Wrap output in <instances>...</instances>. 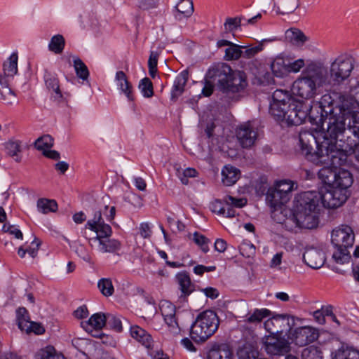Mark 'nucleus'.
Masks as SVG:
<instances>
[{
	"mask_svg": "<svg viewBox=\"0 0 359 359\" xmlns=\"http://www.w3.org/2000/svg\"><path fill=\"white\" fill-rule=\"evenodd\" d=\"M104 226H109L106 224L102 218L101 211H97L95 212L93 218L87 222L86 228H88L95 233H100V230Z\"/></svg>",
	"mask_w": 359,
	"mask_h": 359,
	"instance_id": "30",
	"label": "nucleus"
},
{
	"mask_svg": "<svg viewBox=\"0 0 359 359\" xmlns=\"http://www.w3.org/2000/svg\"><path fill=\"white\" fill-rule=\"evenodd\" d=\"M175 278L181 291L180 298L184 299L194 291V285L192 284L189 275L187 271L178 273Z\"/></svg>",
	"mask_w": 359,
	"mask_h": 359,
	"instance_id": "21",
	"label": "nucleus"
},
{
	"mask_svg": "<svg viewBox=\"0 0 359 359\" xmlns=\"http://www.w3.org/2000/svg\"><path fill=\"white\" fill-rule=\"evenodd\" d=\"M37 208L42 213L47 214L50 212H55L57 208V204L54 200L41 198L37 201Z\"/></svg>",
	"mask_w": 359,
	"mask_h": 359,
	"instance_id": "39",
	"label": "nucleus"
},
{
	"mask_svg": "<svg viewBox=\"0 0 359 359\" xmlns=\"http://www.w3.org/2000/svg\"><path fill=\"white\" fill-rule=\"evenodd\" d=\"M50 99L57 103H63L67 101V98L69 96L67 93H62L60 88V84L56 88H53L49 91Z\"/></svg>",
	"mask_w": 359,
	"mask_h": 359,
	"instance_id": "47",
	"label": "nucleus"
},
{
	"mask_svg": "<svg viewBox=\"0 0 359 359\" xmlns=\"http://www.w3.org/2000/svg\"><path fill=\"white\" fill-rule=\"evenodd\" d=\"M193 236V240L195 243L201 247V249L203 252L207 253L209 251L208 245L209 240L205 236L201 235L198 232H195Z\"/></svg>",
	"mask_w": 359,
	"mask_h": 359,
	"instance_id": "50",
	"label": "nucleus"
},
{
	"mask_svg": "<svg viewBox=\"0 0 359 359\" xmlns=\"http://www.w3.org/2000/svg\"><path fill=\"white\" fill-rule=\"evenodd\" d=\"M262 50V45L259 44L257 46L255 47H248L245 48V51H243L242 56L250 58L255 55L257 53H258L259 51Z\"/></svg>",
	"mask_w": 359,
	"mask_h": 359,
	"instance_id": "61",
	"label": "nucleus"
},
{
	"mask_svg": "<svg viewBox=\"0 0 359 359\" xmlns=\"http://www.w3.org/2000/svg\"><path fill=\"white\" fill-rule=\"evenodd\" d=\"M131 337L140 342L146 347H149L151 343V337L144 329L137 325L130 326Z\"/></svg>",
	"mask_w": 359,
	"mask_h": 359,
	"instance_id": "26",
	"label": "nucleus"
},
{
	"mask_svg": "<svg viewBox=\"0 0 359 359\" xmlns=\"http://www.w3.org/2000/svg\"><path fill=\"white\" fill-rule=\"evenodd\" d=\"M211 210L219 215H224L226 213V208L219 200L215 201L211 204Z\"/></svg>",
	"mask_w": 359,
	"mask_h": 359,
	"instance_id": "63",
	"label": "nucleus"
},
{
	"mask_svg": "<svg viewBox=\"0 0 359 359\" xmlns=\"http://www.w3.org/2000/svg\"><path fill=\"white\" fill-rule=\"evenodd\" d=\"M5 149L8 155L14 158L15 161L20 162L21 161V156H20L21 153V144L19 141H8L5 144Z\"/></svg>",
	"mask_w": 359,
	"mask_h": 359,
	"instance_id": "34",
	"label": "nucleus"
},
{
	"mask_svg": "<svg viewBox=\"0 0 359 359\" xmlns=\"http://www.w3.org/2000/svg\"><path fill=\"white\" fill-rule=\"evenodd\" d=\"M232 353L225 346L221 345L212 348L208 353L207 359H231Z\"/></svg>",
	"mask_w": 359,
	"mask_h": 359,
	"instance_id": "28",
	"label": "nucleus"
},
{
	"mask_svg": "<svg viewBox=\"0 0 359 359\" xmlns=\"http://www.w3.org/2000/svg\"><path fill=\"white\" fill-rule=\"evenodd\" d=\"M115 81L118 89L127 97L128 100L130 102L133 101V88L123 71L116 72Z\"/></svg>",
	"mask_w": 359,
	"mask_h": 359,
	"instance_id": "20",
	"label": "nucleus"
},
{
	"mask_svg": "<svg viewBox=\"0 0 359 359\" xmlns=\"http://www.w3.org/2000/svg\"><path fill=\"white\" fill-rule=\"evenodd\" d=\"M106 321L107 319L104 314L97 313L93 314L89 320L86 322V326L84 327V328L89 332H93V330L97 332L104 327Z\"/></svg>",
	"mask_w": 359,
	"mask_h": 359,
	"instance_id": "25",
	"label": "nucleus"
},
{
	"mask_svg": "<svg viewBox=\"0 0 359 359\" xmlns=\"http://www.w3.org/2000/svg\"><path fill=\"white\" fill-rule=\"evenodd\" d=\"M177 176L181 177L182 175L185 178H194L198 177V172L194 168H187L184 170L177 169Z\"/></svg>",
	"mask_w": 359,
	"mask_h": 359,
	"instance_id": "58",
	"label": "nucleus"
},
{
	"mask_svg": "<svg viewBox=\"0 0 359 359\" xmlns=\"http://www.w3.org/2000/svg\"><path fill=\"white\" fill-rule=\"evenodd\" d=\"M290 317L289 314L273 316L264 322V328L270 334L281 335L285 331L291 330Z\"/></svg>",
	"mask_w": 359,
	"mask_h": 359,
	"instance_id": "13",
	"label": "nucleus"
},
{
	"mask_svg": "<svg viewBox=\"0 0 359 359\" xmlns=\"http://www.w3.org/2000/svg\"><path fill=\"white\" fill-rule=\"evenodd\" d=\"M231 72V69L228 65L217 64L209 68L205 77L214 83L217 81L220 89L222 90V85H224Z\"/></svg>",
	"mask_w": 359,
	"mask_h": 359,
	"instance_id": "16",
	"label": "nucleus"
},
{
	"mask_svg": "<svg viewBox=\"0 0 359 359\" xmlns=\"http://www.w3.org/2000/svg\"><path fill=\"white\" fill-rule=\"evenodd\" d=\"M177 13L175 18L182 20L183 18L190 17L194 12V5L191 0H181L176 6Z\"/></svg>",
	"mask_w": 359,
	"mask_h": 359,
	"instance_id": "27",
	"label": "nucleus"
},
{
	"mask_svg": "<svg viewBox=\"0 0 359 359\" xmlns=\"http://www.w3.org/2000/svg\"><path fill=\"white\" fill-rule=\"evenodd\" d=\"M274 187L284 195L286 194L290 196V192L292 191V181H276Z\"/></svg>",
	"mask_w": 359,
	"mask_h": 359,
	"instance_id": "53",
	"label": "nucleus"
},
{
	"mask_svg": "<svg viewBox=\"0 0 359 359\" xmlns=\"http://www.w3.org/2000/svg\"><path fill=\"white\" fill-rule=\"evenodd\" d=\"M158 4V0H140L138 6L142 9L147 10L156 8Z\"/></svg>",
	"mask_w": 359,
	"mask_h": 359,
	"instance_id": "62",
	"label": "nucleus"
},
{
	"mask_svg": "<svg viewBox=\"0 0 359 359\" xmlns=\"http://www.w3.org/2000/svg\"><path fill=\"white\" fill-rule=\"evenodd\" d=\"M97 287L104 297H110L114 294V288L110 278H101L97 283Z\"/></svg>",
	"mask_w": 359,
	"mask_h": 359,
	"instance_id": "41",
	"label": "nucleus"
},
{
	"mask_svg": "<svg viewBox=\"0 0 359 359\" xmlns=\"http://www.w3.org/2000/svg\"><path fill=\"white\" fill-rule=\"evenodd\" d=\"M319 180H328L336 177L335 167H323L318 172Z\"/></svg>",
	"mask_w": 359,
	"mask_h": 359,
	"instance_id": "52",
	"label": "nucleus"
},
{
	"mask_svg": "<svg viewBox=\"0 0 359 359\" xmlns=\"http://www.w3.org/2000/svg\"><path fill=\"white\" fill-rule=\"evenodd\" d=\"M266 188V181H250L243 192L260 197L265 194Z\"/></svg>",
	"mask_w": 359,
	"mask_h": 359,
	"instance_id": "29",
	"label": "nucleus"
},
{
	"mask_svg": "<svg viewBox=\"0 0 359 359\" xmlns=\"http://www.w3.org/2000/svg\"><path fill=\"white\" fill-rule=\"evenodd\" d=\"M139 233L144 239H149L152 235V231L149 222H142L139 226Z\"/></svg>",
	"mask_w": 359,
	"mask_h": 359,
	"instance_id": "55",
	"label": "nucleus"
},
{
	"mask_svg": "<svg viewBox=\"0 0 359 359\" xmlns=\"http://www.w3.org/2000/svg\"><path fill=\"white\" fill-rule=\"evenodd\" d=\"M139 88L145 97H151L154 95L152 83L148 78L140 81Z\"/></svg>",
	"mask_w": 359,
	"mask_h": 359,
	"instance_id": "48",
	"label": "nucleus"
},
{
	"mask_svg": "<svg viewBox=\"0 0 359 359\" xmlns=\"http://www.w3.org/2000/svg\"><path fill=\"white\" fill-rule=\"evenodd\" d=\"M248 86L246 74L241 71H232L229 74L224 85H222V91L227 94L244 93Z\"/></svg>",
	"mask_w": 359,
	"mask_h": 359,
	"instance_id": "12",
	"label": "nucleus"
},
{
	"mask_svg": "<svg viewBox=\"0 0 359 359\" xmlns=\"http://www.w3.org/2000/svg\"><path fill=\"white\" fill-rule=\"evenodd\" d=\"M236 137L243 148H250L257 139V133L250 122L240 125L236 129Z\"/></svg>",
	"mask_w": 359,
	"mask_h": 359,
	"instance_id": "14",
	"label": "nucleus"
},
{
	"mask_svg": "<svg viewBox=\"0 0 359 359\" xmlns=\"http://www.w3.org/2000/svg\"><path fill=\"white\" fill-rule=\"evenodd\" d=\"M188 78L189 72L187 70L182 71L177 76L171 92L172 100H177L183 93Z\"/></svg>",
	"mask_w": 359,
	"mask_h": 359,
	"instance_id": "24",
	"label": "nucleus"
},
{
	"mask_svg": "<svg viewBox=\"0 0 359 359\" xmlns=\"http://www.w3.org/2000/svg\"><path fill=\"white\" fill-rule=\"evenodd\" d=\"M222 180H239L241 177V170L231 165H226L222 170Z\"/></svg>",
	"mask_w": 359,
	"mask_h": 359,
	"instance_id": "42",
	"label": "nucleus"
},
{
	"mask_svg": "<svg viewBox=\"0 0 359 359\" xmlns=\"http://www.w3.org/2000/svg\"><path fill=\"white\" fill-rule=\"evenodd\" d=\"M310 41V37L306 35L301 29L293 27V46L299 50H303L306 44Z\"/></svg>",
	"mask_w": 359,
	"mask_h": 359,
	"instance_id": "35",
	"label": "nucleus"
},
{
	"mask_svg": "<svg viewBox=\"0 0 359 359\" xmlns=\"http://www.w3.org/2000/svg\"><path fill=\"white\" fill-rule=\"evenodd\" d=\"M160 310L164 320L173 334H177L180 331L178 323L175 318L176 309L169 301H162L160 304Z\"/></svg>",
	"mask_w": 359,
	"mask_h": 359,
	"instance_id": "18",
	"label": "nucleus"
},
{
	"mask_svg": "<svg viewBox=\"0 0 359 359\" xmlns=\"http://www.w3.org/2000/svg\"><path fill=\"white\" fill-rule=\"evenodd\" d=\"M53 353H55V348L49 346L38 351L36 354V359H50Z\"/></svg>",
	"mask_w": 359,
	"mask_h": 359,
	"instance_id": "56",
	"label": "nucleus"
},
{
	"mask_svg": "<svg viewBox=\"0 0 359 359\" xmlns=\"http://www.w3.org/2000/svg\"><path fill=\"white\" fill-rule=\"evenodd\" d=\"M304 263L313 269H320L326 261L325 252L315 247L308 248L303 254Z\"/></svg>",
	"mask_w": 359,
	"mask_h": 359,
	"instance_id": "17",
	"label": "nucleus"
},
{
	"mask_svg": "<svg viewBox=\"0 0 359 359\" xmlns=\"http://www.w3.org/2000/svg\"><path fill=\"white\" fill-rule=\"evenodd\" d=\"M226 203L232 207L243 208L245 205L247 201L245 198H236L229 196L226 198Z\"/></svg>",
	"mask_w": 359,
	"mask_h": 359,
	"instance_id": "60",
	"label": "nucleus"
},
{
	"mask_svg": "<svg viewBox=\"0 0 359 359\" xmlns=\"http://www.w3.org/2000/svg\"><path fill=\"white\" fill-rule=\"evenodd\" d=\"M340 104L323 123L325 137L318 148V155H330L334 165H341L348 158L359 142V112L351 108V100L339 96Z\"/></svg>",
	"mask_w": 359,
	"mask_h": 359,
	"instance_id": "1",
	"label": "nucleus"
},
{
	"mask_svg": "<svg viewBox=\"0 0 359 359\" xmlns=\"http://www.w3.org/2000/svg\"><path fill=\"white\" fill-rule=\"evenodd\" d=\"M76 252L84 261H86L87 262H91V257L84 246H83V245L78 246L76 248Z\"/></svg>",
	"mask_w": 359,
	"mask_h": 359,
	"instance_id": "64",
	"label": "nucleus"
},
{
	"mask_svg": "<svg viewBox=\"0 0 359 359\" xmlns=\"http://www.w3.org/2000/svg\"><path fill=\"white\" fill-rule=\"evenodd\" d=\"M219 325L217 313L211 310L200 313L190 329V337L196 343L205 341L217 330Z\"/></svg>",
	"mask_w": 359,
	"mask_h": 359,
	"instance_id": "6",
	"label": "nucleus"
},
{
	"mask_svg": "<svg viewBox=\"0 0 359 359\" xmlns=\"http://www.w3.org/2000/svg\"><path fill=\"white\" fill-rule=\"evenodd\" d=\"M74 67L77 76L83 80H87L89 72L86 65L79 57L74 60Z\"/></svg>",
	"mask_w": 359,
	"mask_h": 359,
	"instance_id": "43",
	"label": "nucleus"
},
{
	"mask_svg": "<svg viewBox=\"0 0 359 359\" xmlns=\"http://www.w3.org/2000/svg\"><path fill=\"white\" fill-rule=\"evenodd\" d=\"M353 181H323L318 191H305L295 196L293 204V221L297 226L311 229L317 226L316 210L321 200L323 206L335 210L343 206L351 195Z\"/></svg>",
	"mask_w": 359,
	"mask_h": 359,
	"instance_id": "2",
	"label": "nucleus"
},
{
	"mask_svg": "<svg viewBox=\"0 0 359 359\" xmlns=\"http://www.w3.org/2000/svg\"><path fill=\"white\" fill-rule=\"evenodd\" d=\"M35 147L38 150L46 151L53 145V139L51 136L46 135L38 138L34 143Z\"/></svg>",
	"mask_w": 359,
	"mask_h": 359,
	"instance_id": "45",
	"label": "nucleus"
},
{
	"mask_svg": "<svg viewBox=\"0 0 359 359\" xmlns=\"http://www.w3.org/2000/svg\"><path fill=\"white\" fill-rule=\"evenodd\" d=\"M111 235V226H104L100 233H96L95 237L89 239V243L91 246L95 244L97 250L101 253L116 254L120 250L121 243L116 239L110 238Z\"/></svg>",
	"mask_w": 359,
	"mask_h": 359,
	"instance_id": "10",
	"label": "nucleus"
},
{
	"mask_svg": "<svg viewBox=\"0 0 359 359\" xmlns=\"http://www.w3.org/2000/svg\"><path fill=\"white\" fill-rule=\"evenodd\" d=\"M65 41L60 34L53 36L48 44V48L50 51L59 54L61 53L65 48Z\"/></svg>",
	"mask_w": 359,
	"mask_h": 359,
	"instance_id": "38",
	"label": "nucleus"
},
{
	"mask_svg": "<svg viewBox=\"0 0 359 359\" xmlns=\"http://www.w3.org/2000/svg\"><path fill=\"white\" fill-rule=\"evenodd\" d=\"M327 89L339 86L348 80L355 67V58L348 54H341L330 62L329 68L324 64H316Z\"/></svg>",
	"mask_w": 359,
	"mask_h": 359,
	"instance_id": "3",
	"label": "nucleus"
},
{
	"mask_svg": "<svg viewBox=\"0 0 359 359\" xmlns=\"http://www.w3.org/2000/svg\"><path fill=\"white\" fill-rule=\"evenodd\" d=\"M273 101L270 104L269 113L283 128L292 126L290 120L292 95L286 90H276L273 93Z\"/></svg>",
	"mask_w": 359,
	"mask_h": 359,
	"instance_id": "7",
	"label": "nucleus"
},
{
	"mask_svg": "<svg viewBox=\"0 0 359 359\" xmlns=\"http://www.w3.org/2000/svg\"><path fill=\"white\" fill-rule=\"evenodd\" d=\"M108 323L113 330H116L118 332L122 331V323L120 317L111 315L109 316Z\"/></svg>",
	"mask_w": 359,
	"mask_h": 359,
	"instance_id": "57",
	"label": "nucleus"
},
{
	"mask_svg": "<svg viewBox=\"0 0 359 359\" xmlns=\"http://www.w3.org/2000/svg\"><path fill=\"white\" fill-rule=\"evenodd\" d=\"M318 330L310 326L296 328L293 332V342L299 346H305L317 340Z\"/></svg>",
	"mask_w": 359,
	"mask_h": 359,
	"instance_id": "15",
	"label": "nucleus"
},
{
	"mask_svg": "<svg viewBox=\"0 0 359 359\" xmlns=\"http://www.w3.org/2000/svg\"><path fill=\"white\" fill-rule=\"evenodd\" d=\"M16 318L19 329L22 331H28L31 321L27 310L24 307L19 308L16 311Z\"/></svg>",
	"mask_w": 359,
	"mask_h": 359,
	"instance_id": "31",
	"label": "nucleus"
},
{
	"mask_svg": "<svg viewBox=\"0 0 359 359\" xmlns=\"http://www.w3.org/2000/svg\"><path fill=\"white\" fill-rule=\"evenodd\" d=\"M262 349L270 357L284 355L290 351V343L281 335L270 334L262 339Z\"/></svg>",
	"mask_w": 359,
	"mask_h": 359,
	"instance_id": "11",
	"label": "nucleus"
},
{
	"mask_svg": "<svg viewBox=\"0 0 359 359\" xmlns=\"http://www.w3.org/2000/svg\"><path fill=\"white\" fill-rule=\"evenodd\" d=\"M332 359H359V351L352 348H341L332 353Z\"/></svg>",
	"mask_w": 359,
	"mask_h": 359,
	"instance_id": "32",
	"label": "nucleus"
},
{
	"mask_svg": "<svg viewBox=\"0 0 359 359\" xmlns=\"http://www.w3.org/2000/svg\"><path fill=\"white\" fill-rule=\"evenodd\" d=\"M3 230L5 232H8L10 234L14 235L16 238H22V233L21 231L17 229L15 226L4 224L3 226Z\"/></svg>",
	"mask_w": 359,
	"mask_h": 359,
	"instance_id": "59",
	"label": "nucleus"
},
{
	"mask_svg": "<svg viewBox=\"0 0 359 359\" xmlns=\"http://www.w3.org/2000/svg\"><path fill=\"white\" fill-rule=\"evenodd\" d=\"M271 311L267 309H256L245 320L249 323L257 324L266 317L270 316Z\"/></svg>",
	"mask_w": 359,
	"mask_h": 359,
	"instance_id": "37",
	"label": "nucleus"
},
{
	"mask_svg": "<svg viewBox=\"0 0 359 359\" xmlns=\"http://www.w3.org/2000/svg\"><path fill=\"white\" fill-rule=\"evenodd\" d=\"M346 161H347V159L346 160V161L344 163H343L341 165L332 164L330 161H329L325 163H330V164L333 167H335L336 177H334V180H346V179H348V178H350V179H353V175L351 170H346V169L343 168H337L338 166L344 165L346 163Z\"/></svg>",
	"mask_w": 359,
	"mask_h": 359,
	"instance_id": "46",
	"label": "nucleus"
},
{
	"mask_svg": "<svg viewBox=\"0 0 359 359\" xmlns=\"http://www.w3.org/2000/svg\"><path fill=\"white\" fill-rule=\"evenodd\" d=\"M271 70L277 77H283L292 70V60L290 57L278 56L271 65Z\"/></svg>",
	"mask_w": 359,
	"mask_h": 359,
	"instance_id": "19",
	"label": "nucleus"
},
{
	"mask_svg": "<svg viewBox=\"0 0 359 359\" xmlns=\"http://www.w3.org/2000/svg\"><path fill=\"white\" fill-rule=\"evenodd\" d=\"M243 46H239L231 42V44L229 45L225 50V55L224 59L226 60H236L240 58L242 56Z\"/></svg>",
	"mask_w": 359,
	"mask_h": 359,
	"instance_id": "40",
	"label": "nucleus"
},
{
	"mask_svg": "<svg viewBox=\"0 0 359 359\" xmlns=\"http://www.w3.org/2000/svg\"><path fill=\"white\" fill-rule=\"evenodd\" d=\"M241 18H228L224 22V28L226 32H231L241 27Z\"/></svg>",
	"mask_w": 359,
	"mask_h": 359,
	"instance_id": "51",
	"label": "nucleus"
},
{
	"mask_svg": "<svg viewBox=\"0 0 359 359\" xmlns=\"http://www.w3.org/2000/svg\"><path fill=\"white\" fill-rule=\"evenodd\" d=\"M266 201L270 205L271 208L285 205L290 200V196H288L286 194L285 195L282 194V192L277 190V189L273 187L269 188L266 193Z\"/></svg>",
	"mask_w": 359,
	"mask_h": 359,
	"instance_id": "23",
	"label": "nucleus"
},
{
	"mask_svg": "<svg viewBox=\"0 0 359 359\" xmlns=\"http://www.w3.org/2000/svg\"><path fill=\"white\" fill-rule=\"evenodd\" d=\"M311 63H320V61L308 60L306 61L303 58H299L293 61V73L302 72L301 74H304Z\"/></svg>",
	"mask_w": 359,
	"mask_h": 359,
	"instance_id": "44",
	"label": "nucleus"
},
{
	"mask_svg": "<svg viewBox=\"0 0 359 359\" xmlns=\"http://www.w3.org/2000/svg\"><path fill=\"white\" fill-rule=\"evenodd\" d=\"M299 140L301 147L302 153L305 155L310 161L318 163H326L332 160L330 155L320 156L318 155V148L323 142H318L315 136L309 131H300L299 134Z\"/></svg>",
	"mask_w": 359,
	"mask_h": 359,
	"instance_id": "9",
	"label": "nucleus"
},
{
	"mask_svg": "<svg viewBox=\"0 0 359 359\" xmlns=\"http://www.w3.org/2000/svg\"><path fill=\"white\" fill-rule=\"evenodd\" d=\"M293 110L295 112V119L293 124L299 125L309 116L311 122L320 124L323 128V123L330 117L323 114V109L319 104L311 106L304 101H297L293 99Z\"/></svg>",
	"mask_w": 359,
	"mask_h": 359,
	"instance_id": "8",
	"label": "nucleus"
},
{
	"mask_svg": "<svg viewBox=\"0 0 359 359\" xmlns=\"http://www.w3.org/2000/svg\"><path fill=\"white\" fill-rule=\"evenodd\" d=\"M354 241V232L348 225H341L332 230L331 242L336 249L332 255V259L337 264H344L350 261L348 248H352Z\"/></svg>",
	"mask_w": 359,
	"mask_h": 359,
	"instance_id": "5",
	"label": "nucleus"
},
{
	"mask_svg": "<svg viewBox=\"0 0 359 359\" xmlns=\"http://www.w3.org/2000/svg\"><path fill=\"white\" fill-rule=\"evenodd\" d=\"M302 359H323V353L320 347L310 346L302 351ZM293 359H297L293 356Z\"/></svg>",
	"mask_w": 359,
	"mask_h": 359,
	"instance_id": "36",
	"label": "nucleus"
},
{
	"mask_svg": "<svg viewBox=\"0 0 359 359\" xmlns=\"http://www.w3.org/2000/svg\"><path fill=\"white\" fill-rule=\"evenodd\" d=\"M18 54L13 53L4 64V72L7 76H13L18 72Z\"/></svg>",
	"mask_w": 359,
	"mask_h": 359,
	"instance_id": "33",
	"label": "nucleus"
},
{
	"mask_svg": "<svg viewBox=\"0 0 359 359\" xmlns=\"http://www.w3.org/2000/svg\"><path fill=\"white\" fill-rule=\"evenodd\" d=\"M271 208V217L276 222L286 225L287 221L292 220V209L285 204Z\"/></svg>",
	"mask_w": 359,
	"mask_h": 359,
	"instance_id": "22",
	"label": "nucleus"
},
{
	"mask_svg": "<svg viewBox=\"0 0 359 359\" xmlns=\"http://www.w3.org/2000/svg\"><path fill=\"white\" fill-rule=\"evenodd\" d=\"M320 88L327 89L316 63H311L304 74L293 82V95L308 100L313 97Z\"/></svg>",
	"mask_w": 359,
	"mask_h": 359,
	"instance_id": "4",
	"label": "nucleus"
},
{
	"mask_svg": "<svg viewBox=\"0 0 359 359\" xmlns=\"http://www.w3.org/2000/svg\"><path fill=\"white\" fill-rule=\"evenodd\" d=\"M0 85L3 89L1 92L3 99L8 102H11L12 98L14 97V93L11 88H8L6 81L1 75H0Z\"/></svg>",
	"mask_w": 359,
	"mask_h": 359,
	"instance_id": "49",
	"label": "nucleus"
},
{
	"mask_svg": "<svg viewBox=\"0 0 359 359\" xmlns=\"http://www.w3.org/2000/svg\"><path fill=\"white\" fill-rule=\"evenodd\" d=\"M45 83L48 92L53 88H56L59 85V80L56 76L50 73L45 74Z\"/></svg>",
	"mask_w": 359,
	"mask_h": 359,
	"instance_id": "54",
	"label": "nucleus"
}]
</instances>
